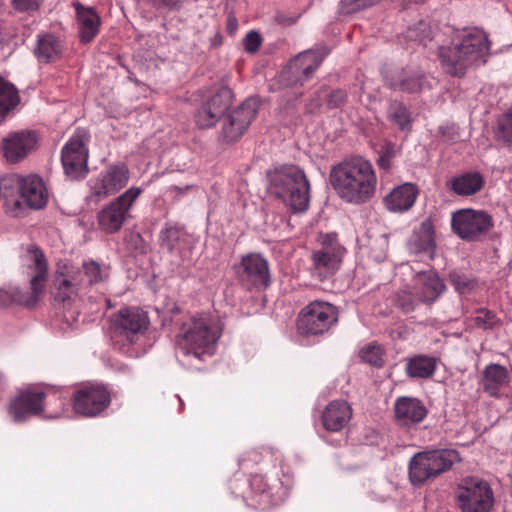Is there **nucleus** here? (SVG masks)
I'll use <instances>...</instances> for the list:
<instances>
[{
	"mask_svg": "<svg viewBox=\"0 0 512 512\" xmlns=\"http://www.w3.org/2000/svg\"><path fill=\"white\" fill-rule=\"evenodd\" d=\"M142 192L140 187H131L105 205L97 215L99 229L108 234L120 231L131 219V210Z\"/></svg>",
	"mask_w": 512,
	"mask_h": 512,
	"instance_id": "obj_8",
	"label": "nucleus"
},
{
	"mask_svg": "<svg viewBox=\"0 0 512 512\" xmlns=\"http://www.w3.org/2000/svg\"><path fill=\"white\" fill-rule=\"evenodd\" d=\"M319 243L311 254L310 271L313 277L323 281L338 271L345 249L338 243L336 234H321Z\"/></svg>",
	"mask_w": 512,
	"mask_h": 512,
	"instance_id": "obj_9",
	"label": "nucleus"
},
{
	"mask_svg": "<svg viewBox=\"0 0 512 512\" xmlns=\"http://www.w3.org/2000/svg\"><path fill=\"white\" fill-rule=\"evenodd\" d=\"M328 54L329 49L325 46L299 53L282 70L280 81L286 86L303 84L313 76Z\"/></svg>",
	"mask_w": 512,
	"mask_h": 512,
	"instance_id": "obj_10",
	"label": "nucleus"
},
{
	"mask_svg": "<svg viewBox=\"0 0 512 512\" xmlns=\"http://www.w3.org/2000/svg\"><path fill=\"white\" fill-rule=\"evenodd\" d=\"M378 1L379 0H341L339 13L342 15H351L374 5Z\"/></svg>",
	"mask_w": 512,
	"mask_h": 512,
	"instance_id": "obj_44",
	"label": "nucleus"
},
{
	"mask_svg": "<svg viewBox=\"0 0 512 512\" xmlns=\"http://www.w3.org/2000/svg\"><path fill=\"white\" fill-rule=\"evenodd\" d=\"M385 153H386V155L388 154V148L387 147H386Z\"/></svg>",
	"mask_w": 512,
	"mask_h": 512,
	"instance_id": "obj_56",
	"label": "nucleus"
},
{
	"mask_svg": "<svg viewBox=\"0 0 512 512\" xmlns=\"http://www.w3.org/2000/svg\"><path fill=\"white\" fill-rule=\"evenodd\" d=\"M79 24L81 41L88 43L92 41L99 32L100 17L92 8H86L80 3L74 4Z\"/></svg>",
	"mask_w": 512,
	"mask_h": 512,
	"instance_id": "obj_29",
	"label": "nucleus"
},
{
	"mask_svg": "<svg viewBox=\"0 0 512 512\" xmlns=\"http://www.w3.org/2000/svg\"><path fill=\"white\" fill-rule=\"evenodd\" d=\"M491 217L483 211L464 209L453 214L452 229L462 239L474 240L491 227Z\"/></svg>",
	"mask_w": 512,
	"mask_h": 512,
	"instance_id": "obj_17",
	"label": "nucleus"
},
{
	"mask_svg": "<svg viewBox=\"0 0 512 512\" xmlns=\"http://www.w3.org/2000/svg\"><path fill=\"white\" fill-rule=\"evenodd\" d=\"M395 89H400L408 92L422 91L426 86H429L423 75L417 74L401 82L392 83Z\"/></svg>",
	"mask_w": 512,
	"mask_h": 512,
	"instance_id": "obj_43",
	"label": "nucleus"
},
{
	"mask_svg": "<svg viewBox=\"0 0 512 512\" xmlns=\"http://www.w3.org/2000/svg\"><path fill=\"white\" fill-rule=\"evenodd\" d=\"M149 324L147 314L139 308H123L111 317V328L115 336L125 337L134 343Z\"/></svg>",
	"mask_w": 512,
	"mask_h": 512,
	"instance_id": "obj_16",
	"label": "nucleus"
},
{
	"mask_svg": "<svg viewBox=\"0 0 512 512\" xmlns=\"http://www.w3.org/2000/svg\"><path fill=\"white\" fill-rule=\"evenodd\" d=\"M48 200V193L42 179L36 175L23 178L21 201L25 208H43Z\"/></svg>",
	"mask_w": 512,
	"mask_h": 512,
	"instance_id": "obj_25",
	"label": "nucleus"
},
{
	"mask_svg": "<svg viewBox=\"0 0 512 512\" xmlns=\"http://www.w3.org/2000/svg\"><path fill=\"white\" fill-rule=\"evenodd\" d=\"M437 368V359L425 355H417L408 360L406 372L412 378H429Z\"/></svg>",
	"mask_w": 512,
	"mask_h": 512,
	"instance_id": "obj_34",
	"label": "nucleus"
},
{
	"mask_svg": "<svg viewBox=\"0 0 512 512\" xmlns=\"http://www.w3.org/2000/svg\"><path fill=\"white\" fill-rule=\"evenodd\" d=\"M493 503V491L484 480L466 479L459 488L458 504L462 512H489Z\"/></svg>",
	"mask_w": 512,
	"mask_h": 512,
	"instance_id": "obj_13",
	"label": "nucleus"
},
{
	"mask_svg": "<svg viewBox=\"0 0 512 512\" xmlns=\"http://www.w3.org/2000/svg\"><path fill=\"white\" fill-rule=\"evenodd\" d=\"M79 268L84 289L101 286L109 278V267L94 260L84 261Z\"/></svg>",
	"mask_w": 512,
	"mask_h": 512,
	"instance_id": "obj_32",
	"label": "nucleus"
},
{
	"mask_svg": "<svg viewBox=\"0 0 512 512\" xmlns=\"http://www.w3.org/2000/svg\"><path fill=\"white\" fill-rule=\"evenodd\" d=\"M495 136L500 141L512 143V108L499 116Z\"/></svg>",
	"mask_w": 512,
	"mask_h": 512,
	"instance_id": "obj_41",
	"label": "nucleus"
},
{
	"mask_svg": "<svg viewBox=\"0 0 512 512\" xmlns=\"http://www.w3.org/2000/svg\"><path fill=\"white\" fill-rule=\"evenodd\" d=\"M395 418L401 425L421 422L427 410L420 400L412 397H400L394 407Z\"/></svg>",
	"mask_w": 512,
	"mask_h": 512,
	"instance_id": "obj_26",
	"label": "nucleus"
},
{
	"mask_svg": "<svg viewBox=\"0 0 512 512\" xmlns=\"http://www.w3.org/2000/svg\"><path fill=\"white\" fill-rule=\"evenodd\" d=\"M377 162L380 166L384 165V153L379 154Z\"/></svg>",
	"mask_w": 512,
	"mask_h": 512,
	"instance_id": "obj_52",
	"label": "nucleus"
},
{
	"mask_svg": "<svg viewBox=\"0 0 512 512\" xmlns=\"http://www.w3.org/2000/svg\"><path fill=\"white\" fill-rule=\"evenodd\" d=\"M338 320L335 306L324 301H313L299 314L298 330L305 335H320L327 332Z\"/></svg>",
	"mask_w": 512,
	"mask_h": 512,
	"instance_id": "obj_11",
	"label": "nucleus"
},
{
	"mask_svg": "<svg viewBox=\"0 0 512 512\" xmlns=\"http://www.w3.org/2000/svg\"><path fill=\"white\" fill-rule=\"evenodd\" d=\"M330 183L344 201L360 204L370 199L376 188L372 164L363 157H351L331 169Z\"/></svg>",
	"mask_w": 512,
	"mask_h": 512,
	"instance_id": "obj_1",
	"label": "nucleus"
},
{
	"mask_svg": "<svg viewBox=\"0 0 512 512\" xmlns=\"http://www.w3.org/2000/svg\"><path fill=\"white\" fill-rule=\"evenodd\" d=\"M36 135L31 131L9 134L2 141V150L7 161L16 163L30 153L36 145Z\"/></svg>",
	"mask_w": 512,
	"mask_h": 512,
	"instance_id": "obj_22",
	"label": "nucleus"
},
{
	"mask_svg": "<svg viewBox=\"0 0 512 512\" xmlns=\"http://www.w3.org/2000/svg\"><path fill=\"white\" fill-rule=\"evenodd\" d=\"M223 117L218 114L206 101L202 104L196 114V124L200 128H210L214 126Z\"/></svg>",
	"mask_w": 512,
	"mask_h": 512,
	"instance_id": "obj_42",
	"label": "nucleus"
},
{
	"mask_svg": "<svg viewBox=\"0 0 512 512\" xmlns=\"http://www.w3.org/2000/svg\"><path fill=\"white\" fill-rule=\"evenodd\" d=\"M45 393L28 389L21 392L9 405V414L14 422L21 423L43 411Z\"/></svg>",
	"mask_w": 512,
	"mask_h": 512,
	"instance_id": "obj_20",
	"label": "nucleus"
},
{
	"mask_svg": "<svg viewBox=\"0 0 512 512\" xmlns=\"http://www.w3.org/2000/svg\"><path fill=\"white\" fill-rule=\"evenodd\" d=\"M161 246L171 253H177L183 261L191 259L192 238L177 227H167L160 235Z\"/></svg>",
	"mask_w": 512,
	"mask_h": 512,
	"instance_id": "obj_24",
	"label": "nucleus"
},
{
	"mask_svg": "<svg viewBox=\"0 0 512 512\" xmlns=\"http://www.w3.org/2000/svg\"><path fill=\"white\" fill-rule=\"evenodd\" d=\"M434 248V236L430 222H423L410 240V250L414 253L427 252L430 255Z\"/></svg>",
	"mask_w": 512,
	"mask_h": 512,
	"instance_id": "obj_35",
	"label": "nucleus"
},
{
	"mask_svg": "<svg viewBox=\"0 0 512 512\" xmlns=\"http://www.w3.org/2000/svg\"><path fill=\"white\" fill-rule=\"evenodd\" d=\"M22 260L29 277L30 290L27 292L17 291L14 299L24 306L31 307L39 301L44 293L48 280V262L44 252L34 244L26 247Z\"/></svg>",
	"mask_w": 512,
	"mask_h": 512,
	"instance_id": "obj_5",
	"label": "nucleus"
},
{
	"mask_svg": "<svg viewBox=\"0 0 512 512\" xmlns=\"http://www.w3.org/2000/svg\"><path fill=\"white\" fill-rule=\"evenodd\" d=\"M328 107L337 108L346 100V93L343 90H334L325 95Z\"/></svg>",
	"mask_w": 512,
	"mask_h": 512,
	"instance_id": "obj_48",
	"label": "nucleus"
},
{
	"mask_svg": "<svg viewBox=\"0 0 512 512\" xmlns=\"http://www.w3.org/2000/svg\"><path fill=\"white\" fill-rule=\"evenodd\" d=\"M17 291H21L19 288H11L9 291L0 290V303L4 306L9 305L11 303H17L22 305L20 302L14 299V295L17 294Z\"/></svg>",
	"mask_w": 512,
	"mask_h": 512,
	"instance_id": "obj_49",
	"label": "nucleus"
},
{
	"mask_svg": "<svg viewBox=\"0 0 512 512\" xmlns=\"http://www.w3.org/2000/svg\"><path fill=\"white\" fill-rule=\"evenodd\" d=\"M43 0H11L13 8L20 13H33L37 11Z\"/></svg>",
	"mask_w": 512,
	"mask_h": 512,
	"instance_id": "obj_46",
	"label": "nucleus"
},
{
	"mask_svg": "<svg viewBox=\"0 0 512 512\" xmlns=\"http://www.w3.org/2000/svg\"><path fill=\"white\" fill-rule=\"evenodd\" d=\"M489 43L483 31L473 29L457 35L451 46L441 47L439 56L444 70L453 76H462L466 69L484 57Z\"/></svg>",
	"mask_w": 512,
	"mask_h": 512,
	"instance_id": "obj_2",
	"label": "nucleus"
},
{
	"mask_svg": "<svg viewBox=\"0 0 512 512\" xmlns=\"http://www.w3.org/2000/svg\"><path fill=\"white\" fill-rule=\"evenodd\" d=\"M510 374L508 370L499 364H489L483 371L482 386L490 396L497 397L502 389L508 386Z\"/></svg>",
	"mask_w": 512,
	"mask_h": 512,
	"instance_id": "obj_27",
	"label": "nucleus"
},
{
	"mask_svg": "<svg viewBox=\"0 0 512 512\" xmlns=\"http://www.w3.org/2000/svg\"><path fill=\"white\" fill-rule=\"evenodd\" d=\"M259 109L256 98H248L237 108L229 111L223 118L221 138L226 143H233L240 139Z\"/></svg>",
	"mask_w": 512,
	"mask_h": 512,
	"instance_id": "obj_14",
	"label": "nucleus"
},
{
	"mask_svg": "<svg viewBox=\"0 0 512 512\" xmlns=\"http://www.w3.org/2000/svg\"><path fill=\"white\" fill-rule=\"evenodd\" d=\"M485 180L478 172H468L453 177L448 182V187L457 195L470 196L479 192L484 186Z\"/></svg>",
	"mask_w": 512,
	"mask_h": 512,
	"instance_id": "obj_31",
	"label": "nucleus"
},
{
	"mask_svg": "<svg viewBox=\"0 0 512 512\" xmlns=\"http://www.w3.org/2000/svg\"><path fill=\"white\" fill-rule=\"evenodd\" d=\"M108 392L98 386L85 387L74 395V410L83 416L92 417L102 412L109 404Z\"/></svg>",
	"mask_w": 512,
	"mask_h": 512,
	"instance_id": "obj_19",
	"label": "nucleus"
},
{
	"mask_svg": "<svg viewBox=\"0 0 512 512\" xmlns=\"http://www.w3.org/2000/svg\"><path fill=\"white\" fill-rule=\"evenodd\" d=\"M155 6L177 8L181 0H151Z\"/></svg>",
	"mask_w": 512,
	"mask_h": 512,
	"instance_id": "obj_50",
	"label": "nucleus"
},
{
	"mask_svg": "<svg viewBox=\"0 0 512 512\" xmlns=\"http://www.w3.org/2000/svg\"><path fill=\"white\" fill-rule=\"evenodd\" d=\"M449 281L459 294H469L477 287L476 280L469 274L452 271L449 274Z\"/></svg>",
	"mask_w": 512,
	"mask_h": 512,
	"instance_id": "obj_40",
	"label": "nucleus"
},
{
	"mask_svg": "<svg viewBox=\"0 0 512 512\" xmlns=\"http://www.w3.org/2000/svg\"><path fill=\"white\" fill-rule=\"evenodd\" d=\"M172 189L175 190V191L182 192V189L180 187H178V186H173Z\"/></svg>",
	"mask_w": 512,
	"mask_h": 512,
	"instance_id": "obj_54",
	"label": "nucleus"
},
{
	"mask_svg": "<svg viewBox=\"0 0 512 512\" xmlns=\"http://www.w3.org/2000/svg\"><path fill=\"white\" fill-rule=\"evenodd\" d=\"M459 460L458 452L453 449L418 452L409 462L410 481L413 485H422L448 471Z\"/></svg>",
	"mask_w": 512,
	"mask_h": 512,
	"instance_id": "obj_6",
	"label": "nucleus"
},
{
	"mask_svg": "<svg viewBox=\"0 0 512 512\" xmlns=\"http://www.w3.org/2000/svg\"><path fill=\"white\" fill-rule=\"evenodd\" d=\"M18 92L14 85L0 78V120L18 103Z\"/></svg>",
	"mask_w": 512,
	"mask_h": 512,
	"instance_id": "obj_37",
	"label": "nucleus"
},
{
	"mask_svg": "<svg viewBox=\"0 0 512 512\" xmlns=\"http://www.w3.org/2000/svg\"><path fill=\"white\" fill-rule=\"evenodd\" d=\"M311 105H312L314 108H317V107H319V106H320V103H319V102H315V103H313V104H311Z\"/></svg>",
	"mask_w": 512,
	"mask_h": 512,
	"instance_id": "obj_55",
	"label": "nucleus"
},
{
	"mask_svg": "<svg viewBox=\"0 0 512 512\" xmlns=\"http://www.w3.org/2000/svg\"><path fill=\"white\" fill-rule=\"evenodd\" d=\"M232 100L233 93L231 89L228 87H221L207 100V102L213 110L224 118L232 104Z\"/></svg>",
	"mask_w": 512,
	"mask_h": 512,
	"instance_id": "obj_38",
	"label": "nucleus"
},
{
	"mask_svg": "<svg viewBox=\"0 0 512 512\" xmlns=\"http://www.w3.org/2000/svg\"><path fill=\"white\" fill-rule=\"evenodd\" d=\"M220 334V329L210 318H191L183 325L177 346L184 355L204 360L206 356L213 355Z\"/></svg>",
	"mask_w": 512,
	"mask_h": 512,
	"instance_id": "obj_3",
	"label": "nucleus"
},
{
	"mask_svg": "<svg viewBox=\"0 0 512 512\" xmlns=\"http://www.w3.org/2000/svg\"><path fill=\"white\" fill-rule=\"evenodd\" d=\"M424 1L425 0H405V2H410V3H415V4H419V3H422Z\"/></svg>",
	"mask_w": 512,
	"mask_h": 512,
	"instance_id": "obj_53",
	"label": "nucleus"
},
{
	"mask_svg": "<svg viewBox=\"0 0 512 512\" xmlns=\"http://www.w3.org/2000/svg\"><path fill=\"white\" fill-rule=\"evenodd\" d=\"M418 191L411 183H405L393 189L386 196V208L391 212L409 210L416 201Z\"/></svg>",
	"mask_w": 512,
	"mask_h": 512,
	"instance_id": "obj_28",
	"label": "nucleus"
},
{
	"mask_svg": "<svg viewBox=\"0 0 512 512\" xmlns=\"http://www.w3.org/2000/svg\"><path fill=\"white\" fill-rule=\"evenodd\" d=\"M238 24L235 17H229L227 20V29L230 34H233L237 30Z\"/></svg>",
	"mask_w": 512,
	"mask_h": 512,
	"instance_id": "obj_51",
	"label": "nucleus"
},
{
	"mask_svg": "<svg viewBox=\"0 0 512 512\" xmlns=\"http://www.w3.org/2000/svg\"><path fill=\"white\" fill-rule=\"evenodd\" d=\"M433 31L425 20L419 19L413 23H407L398 32V35L403 36L409 41H423L425 39H431Z\"/></svg>",
	"mask_w": 512,
	"mask_h": 512,
	"instance_id": "obj_36",
	"label": "nucleus"
},
{
	"mask_svg": "<svg viewBox=\"0 0 512 512\" xmlns=\"http://www.w3.org/2000/svg\"><path fill=\"white\" fill-rule=\"evenodd\" d=\"M390 118L402 130L410 127V114L407 111L406 107H404L402 104L394 103L391 105Z\"/></svg>",
	"mask_w": 512,
	"mask_h": 512,
	"instance_id": "obj_45",
	"label": "nucleus"
},
{
	"mask_svg": "<svg viewBox=\"0 0 512 512\" xmlns=\"http://www.w3.org/2000/svg\"><path fill=\"white\" fill-rule=\"evenodd\" d=\"M79 265L69 261H59L56 264L52 294L57 302L71 301L84 292Z\"/></svg>",
	"mask_w": 512,
	"mask_h": 512,
	"instance_id": "obj_12",
	"label": "nucleus"
},
{
	"mask_svg": "<svg viewBox=\"0 0 512 512\" xmlns=\"http://www.w3.org/2000/svg\"><path fill=\"white\" fill-rule=\"evenodd\" d=\"M271 193L280 198L294 212L307 210L310 185L304 172L296 166H285L271 177Z\"/></svg>",
	"mask_w": 512,
	"mask_h": 512,
	"instance_id": "obj_4",
	"label": "nucleus"
},
{
	"mask_svg": "<svg viewBox=\"0 0 512 512\" xmlns=\"http://www.w3.org/2000/svg\"><path fill=\"white\" fill-rule=\"evenodd\" d=\"M351 418V408L345 401H333L322 415L323 425L327 430H341Z\"/></svg>",
	"mask_w": 512,
	"mask_h": 512,
	"instance_id": "obj_30",
	"label": "nucleus"
},
{
	"mask_svg": "<svg viewBox=\"0 0 512 512\" xmlns=\"http://www.w3.org/2000/svg\"><path fill=\"white\" fill-rule=\"evenodd\" d=\"M23 178L11 174L0 179V195L4 199L6 212L13 217H20L25 212L24 203L21 201Z\"/></svg>",
	"mask_w": 512,
	"mask_h": 512,
	"instance_id": "obj_21",
	"label": "nucleus"
},
{
	"mask_svg": "<svg viewBox=\"0 0 512 512\" xmlns=\"http://www.w3.org/2000/svg\"><path fill=\"white\" fill-rule=\"evenodd\" d=\"M261 45V36L256 31H250L244 38L245 50L249 53L256 52Z\"/></svg>",
	"mask_w": 512,
	"mask_h": 512,
	"instance_id": "obj_47",
	"label": "nucleus"
},
{
	"mask_svg": "<svg viewBox=\"0 0 512 512\" xmlns=\"http://www.w3.org/2000/svg\"><path fill=\"white\" fill-rule=\"evenodd\" d=\"M85 132L78 130L62 149V164L65 173L73 179L87 173L88 151L85 146Z\"/></svg>",
	"mask_w": 512,
	"mask_h": 512,
	"instance_id": "obj_18",
	"label": "nucleus"
},
{
	"mask_svg": "<svg viewBox=\"0 0 512 512\" xmlns=\"http://www.w3.org/2000/svg\"><path fill=\"white\" fill-rule=\"evenodd\" d=\"M35 56L41 63H48L57 60L62 53L60 40L52 34L39 35L34 49Z\"/></svg>",
	"mask_w": 512,
	"mask_h": 512,
	"instance_id": "obj_33",
	"label": "nucleus"
},
{
	"mask_svg": "<svg viewBox=\"0 0 512 512\" xmlns=\"http://www.w3.org/2000/svg\"><path fill=\"white\" fill-rule=\"evenodd\" d=\"M129 182V170L124 164L109 166L90 181V194L88 198L98 203L107 197L116 194Z\"/></svg>",
	"mask_w": 512,
	"mask_h": 512,
	"instance_id": "obj_15",
	"label": "nucleus"
},
{
	"mask_svg": "<svg viewBox=\"0 0 512 512\" xmlns=\"http://www.w3.org/2000/svg\"><path fill=\"white\" fill-rule=\"evenodd\" d=\"M240 277L249 286H267L269 268L267 261L259 254H249L241 261Z\"/></svg>",
	"mask_w": 512,
	"mask_h": 512,
	"instance_id": "obj_23",
	"label": "nucleus"
},
{
	"mask_svg": "<svg viewBox=\"0 0 512 512\" xmlns=\"http://www.w3.org/2000/svg\"><path fill=\"white\" fill-rule=\"evenodd\" d=\"M384 349L381 344L373 341L359 350L361 360L371 366L381 368L383 365Z\"/></svg>",
	"mask_w": 512,
	"mask_h": 512,
	"instance_id": "obj_39",
	"label": "nucleus"
},
{
	"mask_svg": "<svg viewBox=\"0 0 512 512\" xmlns=\"http://www.w3.org/2000/svg\"><path fill=\"white\" fill-rule=\"evenodd\" d=\"M413 291L403 290L397 294V301L406 311H412L415 303L431 305L445 292L446 285L434 271L418 272L413 278Z\"/></svg>",
	"mask_w": 512,
	"mask_h": 512,
	"instance_id": "obj_7",
	"label": "nucleus"
}]
</instances>
